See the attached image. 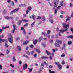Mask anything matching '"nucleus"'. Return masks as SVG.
<instances>
[{"label": "nucleus", "instance_id": "f257e3e1", "mask_svg": "<svg viewBox=\"0 0 73 73\" xmlns=\"http://www.w3.org/2000/svg\"><path fill=\"white\" fill-rule=\"evenodd\" d=\"M69 24H67L66 25V23H63V25L64 27L65 28H66V29L65 30H60V32H61V33H64V32H65V31H68V27L69 26Z\"/></svg>", "mask_w": 73, "mask_h": 73}, {"label": "nucleus", "instance_id": "f03ea898", "mask_svg": "<svg viewBox=\"0 0 73 73\" xmlns=\"http://www.w3.org/2000/svg\"><path fill=\"white\" fill-rule=\"evenodd\" d=\"M44 64H46V62H44L43 63H42L41 64V66H40V71H38V73H40V72H41L42 70V67H44Z\"/></svg>", "mask_w": 73, "mask_h": 73}, {"label": "nucleus", "instance_id": "7ed1b4c3", "mask_svg": "<svg viewBox=\"0 0 73 73\" xmlns=\"http://www.w3.org/2000/svg\"><path fill=\"white\" fill-rule=\"evenodd\" d=\"M13 27L14 29H13L12 32V33H14V32H15V31H16L15 32H17V29H16V28H17V27H16V25H13Z\"/></svg>", "mask_w": 73, "mask_h": 73}, {"label": "nucleus", "instance_id": "20e7f679", "mask_svg": "<svg viewBox=\"0 0 73 73\" xmlns=\"http://www.w3.org/2000/svg\"><path fill=\"white\" fill-rule=\"evenodd\" d=\"M55 64L57 65L59 68V69H61L62 68V66L61 64H60V63L58 62H55Z\"/></svg>", "mask_w": 73, "mask_h": 73}, {"label": "nucleus", "instance_id": "39448f33", "mask_svg": "<svg viewBox=\"0 0 73 73\" xmlns=\"http://www.w3.org/2000/svg\"><path fill=\"white\" fill-rule=\"evenodd\" d=\"M19 10V9H15V10L12 11L10 13L11 15H12L13 13H15V12H16L17 11H18Z\"/></svg>", "mask_w": 73, "mask_h": 73}, {"label": "nucleus", "instance_id": "423d86ee", "mask_svg": "<svg viewBox=\"0 0 73 73\" xmlns=\"http://www.w3.org/2000/svg\"><path fill=\"white\" fill-rule=\"evenodd\" d=\"M13 38V37H12V36H11V37H9L8 38V41H9L11 44H12V43H13V40H12Z\"/></svg>", "mask_w": 73, "mask_h": 73}, {"label": "nucleus", "instance_id": "0eeeda50", "mask_svg": "<svg viewBox=\"0 0 73 73\" xmlns=\"http://www.w3.org/2000/svg\"><path fill=\"white\" fill-rule=\"evenodd\" d=\"M9 28V26L6 27H3L2 28V29H0V33H2L3 32V31L4 29H7V28Z\"/></svg>", "mask_w": 73, "mask_h": 73}, {"label": "nucleus", "instance_id": "6e6552de", "mask_svg": "<svg viewBox=\"0 0 73 73\" xmlns=\"http://www.w3.org/2000/svg\"><path fill=\"white\" fill-rule=\"evenodd\" d=\"M5 18L7 20H9V19H10V20H13V17H9L7 16L5 17Z\"/></svg>", "mask_w": 73, "mask_h": 73}, {"label": "nucleus", "instance_id": "1a4fd4ad", "mask_svg": "<svg viewBox=\"0 0 73 73\" xmlns=\"http://www.w3.org/2000/svg\"><path fill=\"white\" fill-rule=\"evenodd\" d=\"M27 67H28V65L27 64H25L23 66V68L24 69H26L27 68Z\"/></svg>", "mask_w": 73, "mask_h": 73}, {"label": "nucleus", "instance_id": "9d476101", "mask_svg": "<svg viewBox=\"0 0 73 73\" xmlns=\"http://www.w3.org/2000/svg\"><path fill=\"white\" fill-rule=\"evenodd\" d=\"M0 40H1V41H2V42H8V40H5V39H1V38H0Z\"/></svg>", "mask_w": 73, "mask_h": 73}, {"label": "nucleus", "instance_id": "9b49d317", "mask_svg": "<svg viewBox=\"0 0 73 73\" xmlns=\"http://www.w3.org/2000/svg\"><path fill=\"white\" fill-rule=\"evenodd\" d=\"M29 42V41L28 40H26L23 43V44L24 45H27L28 43Z\"/></svg>", "mask_w": 73, "mask_h": 73}, {"label": "nucleus", "instance_id": "f8f14e48", "mask_svg": "<svg viewBox=\"0 0 73 73\" xmlns=\"http://www.w3.org/2000/svg\"><path fill=\"white\" fill-rule=\"evenodd\" d=\"M17 49H18V51H19V52H21V47H20L19 46H18L17 47Z\"/></svg>", "mask_w": 73, "mask_h": 73}, {"label": "nucleus", "instance_id": "ddd939ff", "mask_svg": "<svg viewBox=\"0 0 73 73\" xmlns=\"http://www.w3.org/2000/svg\"><path fill=\"white\" fill-rule=\"evenodd\" d=\"M56 42L58 44H61L62 41L60 40H56Z\"/></svg>", "mask_w": 73, "mask_h": 73}, {"label": "nucleus", "instance_id": "4468645a", "mask_svg": "<svg viewBox=\"0 0 73 73\" xmlns=\"http://www.w3.org/2000/svg\"><path fill=\"white\" fill-rule=\"evenodd\" d=\"M67 38H73V35H70L68 36H67Z\"/></svg>", "mask_w": 73, "mask_h": 73}, {"label": "nucleus", "instance_id": "2eb2a0df", "mask_svg": "<svg viewBox=\"0 0 73 73\" xmlns=\"http://www.w3.org/2000/svg\"><path fill=\"white\" fill-rule=\"evenodd\" d=\"M42 21H45L46 20V18H45V16H43L42 17Z\"/></svg>", "mask_w": 73, "mask_h": 73}, {"label": "nucleus", "instance_id": "dca6fc26", "mask_svg": "<svg viewBox=\"0 0 73 73\" xmlns=\"http://www.w3.org/2000/svg\"><path fill=\"white\" fill-rule=\"evenodd\" d=\"M55 46L56 47H60V44L56 43H55Z\"/></svg>", "mask_w": 73, "mask_h": 73}, {"label": "nucleus", "instance_id": "f3484780", "mask_svg": "<svg viewBox=\"0 0 73 73\" xmlns=\"http://www.w3.org/2000/svg\"><path fill=\"white\" fill-rule=\"evenodd\" d=\"M42 35H44L46 37H47V34H46L44 32H42Z\"/></svg>", "mask_w": 73, "mask_h": 73}, {"label": "nucleus", "instance_id": "a211bd4d", "mask_svg": "<svg viewBox=\"0 0 73 73\" xmlns=\"http://www.w3.org/2000/svg\"><path fill=\"white\" fill-rule=\"evenodd\" d=\"M46 53L48 55V56H49L50 54H51L50 52H48L47 50L46 51Z\"/></svg>", "mask_w": 73, "mask_h": 73}, {"label": "nucleus", "instance_id": "6ab92c4d", "mask_svg": "<svg viewBox=\"0 0 73 73\" xmlns=\"http://www.w3.org/2000/svg\"><path fill=\"white\" fill-rule=\"evenodd\" d=\"M54 4L55 5V6H54L53 8L54 9L55 8H57V5H56V2H54Z\"/></svg>", "mask_w": 73, "mask_h": 73}, {"label": "nucleus", "instance_id": "aec40b11", "mask_svg": "<svg viewBox=\"0 0 73 73\" xmlns=\"http://www.w3.org/2000/svg\"><path fill=\"white\" fill-rule=\"evenodd\" d=\"M42 59H46L48 58V57L46 56H42L41 57Z\"/></svg>", "mask_w": 73, "mask_h": 73}, {"label": "nucleus", "instance_id": "412c9836", "mask_svg": "<svg viewBox=\"0 0 73 73\" xmlns=\"http://www.w3.org/2000/svg\"><path fill=\"white\" fill-rule=\"evenodd\" d=\"M26 7V5L25 4H21V5H19V7Z\"/></svg>", "mask_w": 73, "mask_h": 73}, {"label": "nucleus", "instance_id": "4be33fe9", "mask_svg": "<svg viewBox=\"0 0 73 73\" xmlns=\"http://www.w3.org/2000/svg\"><path fill=\"white\" fill-rule=\"evenodd\" d=\"M38 41L37 40V39H35V40L33 42V44L34 45H35L37 42Z\"/></svg>", "mask_w": 73, "mask_h": 73}, {"label": "nucleus", "instance_id": "5701e85b", "mask_svg": "<svg viewBox=\"0 0 73 73\" xmlns=\"http://www.w3.org/2000/svg\"><path fill=\"white\" fill-rule=\"evenodd\" d=\"M10 50L9 49H7L6 51V53L7 54H8L9 53Z\"/></svg>", "mask_w": 73, "mask_h": 73}, {"label": "nucleus", "instance_id": "b1692460", "mask_svg": "<svg viewBox=\"0 0 73 73\" xmlns=\"http://www.w3.org/2000/svg\"><path fill=\"white\" fill-rule=\"evenodd\" d=\"M49 19H50V22L51 23V24H53V21L52 19L50 18V17Z\"/></svg>", "mask_w": 73, "mask_h": 73}, {"label": "nucleus", "instance_id": "393cba45", "mask_svg": "<svg viewBox=\"0 0 73 73\" xmlns=\"http://www.w3.org/2000/svg\"><path fill=\"white\" fill-rule=\"evenodd\" d=\"M32 18L33 20H35V18H36V16L34 15H32Z\"/></svg>", "mask_w": 73, "mask_h": 73}, {"label": "nucleus", "instance_id": "a878e982", "mask_svg": "<svg viewBox=\"0 0 73 73\" xmlns=\"http://www.w3.org/2000/svg\"><path fill=\"white\" fill-rule=\"evenodd\" d=\"M49 73H55V72L54 71H53L52 72V71L50 70H49Z\"/></svg>", "mask_w": 73, "mask_h": 73}, {"label": "nucleus", "instance_id": "bb28decb", "mask_svg": "<svg viewBox=\"0 0 73 73\" xmlns=\"http://www.w3.org/2000/svg\"><path fill=\"white\" fill-rule=\"evenodd\" d=\"M13 61H16V59L15 58V56H13Z\"/></svg>", "mask_w": 73, "mask_h": 73}, {"label": "nucleus", "instance_id": "cd10ccee", "mask_svg": "<svg viewBox=\"0 0 73 73\" xmlns=\"http://www.w3.org/2000/svg\"><path fill=\"white\" fill-rule=\"evenodd\" d=\"M70 20V18L69 17L67 18L66 20V22H67V21H69V20Z\"/></svg>", "mask_w": 73, "mask_h": 73}, {"label": "nucleus", "instance_id": "c85d7f7f", "mask_svg": "<svg viewBox=\"0 0 73 73\" xmlns=\"http://www.w3.org/2000/svg\"><path fill=\"white\" fill-rule=\"evenodd\" d=\"M42 38V36H41L40 38H39V39L38 40V41L39 42H40V41H41V40Z\"/></svg>", "mask_w": 73, "mask_h": 73}, {"label": "nucleus", "instance_id": "c756f323", "mask_svg": "<svg viewBox=\"0 0 73 73\" xmlns=\"http://www.w3.org/2000/svg\"><path fill=\"white\" fill-rule=\"evenodd\" d=\"M72 42L71 41H69L68 42V45H70V44H72Z\"/></svg>", "mask_w": 73, "mask_h": 73}, {"label": "nucleus", "instance_id": "7c9ffc66", "mask_svg": "<svg viewBox=\"0 0 73 73\" xmlns=\"http://www.w3.org/2000/svg\"><path fill=\"white\" fill-rule=\"evenodd\" d=\"M64 3V1H62L60 2V5L61 6H62L63 5V4Z\"/></svg>", "mask_w": 73, "mask_h": 73}, {"label": "nucleus", "instance_id": "2f4dec72", "mask_svg": "<svg viewBox=\"0 0 73 73\" xmlns=\"http://www.w3.org/2000/svg\"><path fill=\"white\" fill-rule=\"evenodd\" d=\"M36 51V52L38 53H40V50H38V49H35Z\"/></svg>", "mask_w": 73, "mask_h": 73}, {"label": "nucleus", "instance_id": "473e14b6", "mask_svg": "<svg viewBox=\"0 0 73 73\" xmlns=\"http://www.w3.org/2000/svg\"><path fill=\"white\" fill-rule=\"evenodd\" d=\"M5 46L6 48H8L9 46V45H8L6 42H5Z\"/></svg>", "mask_w": 73, "mask_h": 73}, {"label": "nucleus", "instance_id": "72a5a7b5", "mask_svg": "<svg viewBox=\"0 0 73 73\" xmlns=\"http://www.w3.org/2000/svg\"><path fill=\"white\" fill-rule=\"evenodd\" d=\"M23 34L25 35H26V31H25V30H23Z\"/></svg>", "mask_w": 73, "mask_h": 73}, {"label": "nucleus", "instance_id": "f704fd0d", "mask_svg": "<svg viewBox=\"0 0 73 73\" xmlns=\"http://www.w3.org/2000/svg\"><path fill=\"white\" fill-rule=\"evenodd\" d=\"M50 30H48L47 31V35H49V34H50Z\"/></svg>", "mask_w": 73, "mask_h": 73}, {"label": "nucleus", "instance_id": "c9c22d12", "mask_svg": "<svg viewBox=\"0 0 73 73\" xmlns=\"http://www.w3.org/2000/svg\"><path fill=\"white\" fill-rule=\"evenodd\" d=\"M35 22H34L32 24H31V26L32 27L33 26V25L35 24Z\"/></svg>", "mask_w": 73, "mask_h": 73}, {"label": "nucleus", "instance_id": "e433bc0d", "mask_svg": "<svg viewBox=\"0 0 73 73\" xmlns=\"http://www.w3.org/2000/svg\"><path fill=\"white\" fill-rule=\"evenodd\" d=\"M65 56V55L64 53L62 54L61 55V57H64Z\"/></svg>", "mask_w": 73, "mask_h": 73}, {"label": "nucleus", "instance_id": "4c0bfd02", "mask_svg": "<svg viewBox=\"0 0 73 73\" xmlns=\"http://www.w3.org/2000/svg\"><path fill=\"white\" fill-rule=\"evenodd\" d=\"M28 69L29 70L30 72H32V70H33V68H31L30 69L29 68H28Z\"/></svg>", "mask_w": 73, "mask_h": 73}, {"label": "nucleus", "instance_id": "58836bf2", "mask_svg": "<svg viewBox=\"0 0 73 73\" xmlns=\"http://www.w3.org/2000/svg\"><path fill=\"white\" fill-rule=\"evenodd\" d=\"M57 12V9H55V10L54 13L56 15Z\"/></svg>", "mask_w": 73, "mask_h": 73}, {"label": "nucleus", "instance_id": "ea45409f", "mask_svg": "<svg viewBox=\"0 0 73 73\" xmlns=\"http://www.w3.org/2000/svg\"><path fill=\"white\" fill-rule=\"evenodd\" d=\"M11 5H12V6H14V2L13 1L11 2Z\"/></svg>", "mask_w": 73, "mask_h": 73}, {"label": "nucleus", "instance_id": "a19ab883", "mask_svg": "<svg viewBox=\"0 0 73 73\" xmlns=\"http://www.w3.org/2000/svg\"><path fill=\"white\" fill-rule=\"evenodd\" d=\"M10 66L12 68H14V66L13 65L11 64L10 65Z\"/></svg>", "mask_w": 73, "mask_h": 73}, {"label": "nucleus", "instance_id": "79ce46f5", "mask_svg": "<svg viewBox=\"0 0 73 73\" xmlns=\"http://www.w3.org/2000/svg\"><path fill=\"white\" fill-rule=\"evenodd\" d=\"M21 22H22V21H19L18 23V25H20V24H21Z\"/></svg>", "mask_w": 73, "mask_h": 73}, {"label": "nucleus", "instance_id": "37998d69", "mask_svg": "<svg viewBox=\"0 0 73 73\" xmlns=\"http://www.w3.org/2000/svg\"><path fill=\"white\" fill-rule=\"evenodd\" d=\"M50 35L49 34H47V36L48 38H50Z\"/></svg>", "mask_w": 73, "mask_h": 73}, {"label": "nucleus", "instance_id": "c03bdc74", "mask_svg": "<svg viewBox=\"0 0 73 73\" xmlns=\"http://www.w3.org/2000/svg\"><path fill=\"white\" fill-rule=\"evenodd\" d=\"M19 64L20 65H21L22 64V62L21 61H19Z\"/></svg>", "mask_w": 73, "mask_h": 73}, {"label": "nucleus", "instance_id": "a18cd8bd", "mask_svg": "<svg viewBox=\"0 0 73 73\" xmlns=\"http://www.w3.org/2000/svg\"><path fill=\"white\" fill-rule=\"evenodd\" d=\"M7 12L6 10H4L3 11V13H5Z\"/></svg>", "mask_w": 73, "mask_h": 73}, {"label": "nucleus", "instance_id": "49530a36", "mask_svg": "<svg viewBox=\"0 0 73 73\" xmlns=\"http://www.w3.org/2000/svg\"><path fill=\"white\" fill-rule=\"evenodd\" d=\"M49 68H53V66L52 65H50L49 66Z\"/></svg>", "mask_w": 73, "mask_h": 73}, {"label": "nucleus", "instance_id": "de8ad7c7", "mask_svg": "<svg viewBox=\"0 0 73 73\" xmlns=\"http://www.w3.org/2000/svg\"><path fill=\"white\" fill-rule=\"evenodd\" d=\"M22 21H25V22H28V20L25 19L22 20Z\"/></svg>", "mask_w": 73, "mask_h": 73}, {"label": "nucleus", "instance_id": "09e8293b", "mask_svg": "<svg viewBox=\"0 0 73 73\" xmlns=\"http://www.w3.org/2000/svg\"><path fill=\"white\" fill-rule=\"evenodd\" d=\"M41 17L40 16H39V17H38L37 18V19H41Z\"/></svg>", "mask_w": 73, "mask_h": 73}, {"label": "nucleus", "instance_id": "8fccbe9b", "mask_svg": "<svg viewBox=\"0 0 73 73\" xmlns=\"http://www.w3.org/2000/svg\"><path fill=\"white\" fill-rule=\"evenodd\" d=\"M26 53H27V54H28V55H30V52L29 51H28Z\"/></svg>", "mask_w": 73, "mask_h": 73}, {"label": "nucleus", "instance_id": "3c124183", "mask_svg": "<svg viewBox=\"0 0 73 73\" xmlns=\"http://www.w3.org/2000/svg\"><path fill=\"white\" fill-rule=\"evenodd\" d=\"M20 40V38L19 37L17 38L16 39V41H18V40Z\"/></svg>", "mask_w": 73, "mask_h": 73}, {"label": "nucleus", "instance_id": "603ef678", "mask_svg": "<svg viewBox=\"0 0 73 73\" xmlns=\"http://www.w3.org/2000/svg\"><path fill=\"white\" fill-rule=\"evenodd\" d=\"M0 38H1H1H3V37H4V35H1V36H0Z\"/></svg>", "mask_w": 73, "mask_h": 73}, {"label": "nucleus", "instance_id": "864d4df0", "mask_svg": "<svg viewBox=\"0 0 73 73\" xmlns=\"http://www.w3.org/2000/svg\"><path fill=\"white\" fill-rule=\"evenodd\" d=\"M62 64L63 65H64L65 64V62H64V61L63 60L62 62Z\"/></svg>", "mask_w": 73, "mask_h": 73}, {"label": "nucleus", "instance_id": "5fc2aeb1", "mask_svg": "<svg viewBox=\"0 0 73 73\" xmlns=\"http://www.w3.org/2000/svg\"><path fill=\"white\" fill-rule=\"evenodd\" d=\"M42 45L45 48V43H42Z\"/></svg>", "mask_w": 73, "mask_h": 73}, {"label": "nucleus", "instance_id": "6e6d98bb", "mask_svg": "<svg viewBox=\"0 0 73 73\" xmlns=\"http://www.w3.org/2000/svg\"><path fill=\"white\" fill-rule=\"evenodd\" d=\"M2 69L3 68L2 67V66H1V65H0V69L1 70H2Z\"/></svg>", "mask_w": 73, "mask_h": 73}, {"label": "nucleus", "instance_id": "4d7b16f0", "mask_svg": "<svg viewBox=\"0 0 73 73\" xmlns=\"http://www.w3.org/2000/svg\"><path fill=\"white\" fill-rule=\"evenodd\" d=\"M28 25V23H26L24 25V27H27Z\"/></svg>", "mask_w": 73, "mask_h": 73}, {"label": "nucleus", "instance_id": "13d9d810", "mask_svg": "<svg viewBox=\"0 0 73 73\" xmlns=\"http://www.w3.org/2000/svg\"><path fill=\"white\" fill-rule=\"evenodd\" d=\"M49 58L50 59V60H52V59H53V58H52V56H49Z\"/></svg>", "mask_w": 73, "mask_h": 73}, {"label": "nucleus", "instance_id": "bf43d9fd", "mask_svg": "<svg viewBox=\"0 0 73 73\" xmlns=\"http://www.w3.org/2000/svg\"><path fill=\"white\" fill-rule=\"evenodd\" d=\"M31 7H29L28 8V9H29V10H30L31 11Z\"/></svg>", "mask_w": 73, "mask_h": 73}, {"label": "nucleus", "instance_id": "052dcab7", "mask_svg": "<svg viewBox=\"0 0 73 73\" xmlns=\"http://www.w3.org/2000/svg\"><path fill=\"white\" fill-rule=\"evenodd\" d=\"M72 5H73L72 4V3H70V7H72Z\"/></svg>", "mask_w": 73, "mask_h": 73}, {"label": "nucleus", "instance_id": "680f3d73", "mask_svg": "<svg viewBox=\"0 0 73 73\" xmlns=\"http://www.w3.org/2000/svg\"><path fill=\"white\" fill-rule=\"evenodd\" d=\"M11 2V0H9L7 1V3H10V2Z\"/></svg>", "mask_w": 73, "mask_h": 73}, {"label": "nucleus", "instance_id": "e2e57ef3", "mask_svg": "<svg viewBox=\"0 0 73 73\" xmlns=\"http://www.w3.org/2000/svg\"><path fill=\"white\" fill-rule=\"evenodd\" d=\"M61 14H65V12H63L62 11H61Z\"/></svg>", "mask_w": 73, "mask_h": 73}, {"label": "nucleus", "instance_id": "0e129e2a", "mask_svg": "<svg viewBox=\"0 0 73 73\" xmlns=\"http://www.w3.org/2000/svg\"><path fill=\"white\" fill-rule=\"evenodd\" d=\"M34 57H36V56H37V54H35L34 55Z\"/></svg>", "mask_w": 73, "mask_h": 73}, {"label": "nucleus", "instance_id": "69168bd1", "mask_svg": "<svg viewBox=\"0 0 73 73\" xmlns=\"http://www.w3.org/2000/svg\"><path fill=\"white\" fill-rule=\"evenodd\" d=\"M11 73H14V70H11Z\"/></svg>", "mask_w": 73, "mask_h": 73}, {"label": "nucleus", "instance_id": "338daca9", "mask_svg": "<svg viewBox=\"0 0 73 73\" xmlns=\"http://www.w3.org/2000/svg\"><path fill=\"white\" fill-rule=\"evenodd\" d=\"M28 12H29V11L28 10H27L26 11V14H28Z\"/></svg>", "mask_w": 73, "mask_h": 73}, {"label": "nucleus", "instance_id": "774afa93", "mask_svg": "<svg viewBox=\"0 0 73 73\" xmlns=\"http://www.w3.org/2000/svg\"><path fill=\"white\" fill-rule=\"evenodd\" d=\"M30 46L31 48H33V46L32 44Z\"/></svg>", "mask_w": 73, "mask_h": 73}]
</instances>
